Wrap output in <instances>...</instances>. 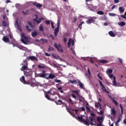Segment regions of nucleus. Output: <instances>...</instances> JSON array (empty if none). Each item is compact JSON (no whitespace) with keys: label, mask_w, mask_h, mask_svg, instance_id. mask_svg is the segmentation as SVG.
<instances>
[{"label":"nucleus","mask_w":126,"mask_h":126,"mask_svg":"<svg viewBox=\"0 0 126 126\" xmlns=\"http://www.w3.org/2000/svg\"><path fill=\"white\" fill-rule=\"evenodd\" d=\"M90 115L91 116V117H89L90 121L88 118H87L86 119H84L83 117L81 116H78L77 119V121L80 122V123H82L86 126H95L96 125V119L95 118V114L94 113H90Z\"/></svg>","instance_id":"nucleus-1"},{"label":"nucleus","mask_w":126,"mask_h":126,"mask_svg":"<svg viewBox=\"0 0 126 126\" xmlns=\"http://www.w3.org/2000/svg\"><path fill=\"white\" fill-rule=\"evenodd\" d=\"M24 74L26 77L28 78V81L26 82L25 77L22 76L20 79V81L22 82V83H24V84H30L31 86H32V72H25Z\"/></svg>","instance_id":"nucleus-2"},{"label":"nucleus","mask_w":126,"mask_h":126,"mask_svg":"<svg viewBox=\"0 0 126 126\" xmlns=\"http://www.w3.org/2000/svg\"><path fill=\"white\" fill-rule=\"evenodd\" d=\"M21 37L23 38H21V42L24 44H27V43H29L30 42L31 38L29 36H26L24 33H21Z\"/></svg>","instance_id":"nucleus-3"},{"label":"nucleus","mask_w":126,"mask_h":126,"mask_svg":"<svg viewBox=\"0 0 126 126\" xmlns=\"http://www.w3.org/2000/svg\"><path fill=\"white\" fill-rule=\"evenodd\" d=\"M96 120L98 124L97 125L96 124V121H95V125H92V126H103V122H104V118H103V117H97L96 118Z\"/></svg>","instance_id":"nucleus-4"},{"label":"nucleus","mask_w":126,"mask_h":126,"mask_svg":"<svg viewBox=\"0 0 126 126\" xmlns=\"http://www.w3.org/2000/svg\"><path fill=\"white\" fill-rule=\"evenodd\" d=\"M33 16L35 17V18L33 19V21H34V22H36L37 24H40V23L42 22V20H45V18L43 17L39 18L38 20V15L37 14H35Z\"/></svg>","instance_id":"nucleus-5"},{"label":"nucleus","mask_w":126,"mask_h":126,"mask_svg":"<svg viewBox=\"0 0 126 126\" xmlns=\"http://www.w3.org/2000/svg\"><path fill=\"white\" fill-rule=\"evenodd\" d=\"M49 94H50L51 95H55V93H52V91H48V92H44V95L45 98L47 99L48 100H51V98H50V96H49Z\"/></svg>","instance_id":"nucleus-6"},{"label":"nucleus","mask_w":126,"mask_h":126,"mask_svg":"<svg viewBox=\"0 0 126 126\" xmlns=\"http://www.w3.org/2000/svg\"><path fill=\"white\" fill-rule=\"evenodd\" d=\"M54 47L56 49L59 51V52H61V53H63V50L62 48V46L61 44H59L58 46L57 43H54Z\"/></svg>","instance_id":"nucleus-7"},{"label":"nucleus","mask_w":126,"mask_h":126,"mask_svg":"<svg viewBox=\"0 0 126 126\" xmlns=\"http://www.w3.org/2000/svg\"><path fill=\"white\" fill-rule=\"evenodd\" d=\"M32 61V56H30L29 57H27L25 60L23 61L22 65H28V63L27 62V61Z\"/></svg>","instance_id":"nucleus-8"},{"label":"nucleus","mask_w":126,"mask_h":126,"mask_svg":"<svg viewBox=\"0 0 126 126\" xmlns=\"http://www.w3.org/2000/svg\"><path fill=\"white\" fill-rule=\"evenodd\" d=\"M74 46V40L71 38H69L68 42L67 43V47L68 48H70V46Z\"/></svg>","instance_id":"nucleus-9"},{"label":"nucleus","mask_w":126,"mask_h":126,"mask_svg":"<svg viewBox=\"0 0 126 126\" xmlns=\"http://www.w3.org/2000/svg\"><path fill=\"white\" fill-rule=\"evenodd\" d=\"M95 19H96V17H92V18L87 20L86 23H87V24L94 23V22H95V21H95Z\"/></svg>","instance_id":"nucleus-10"},{"label":"nucleus","mask_w":126,"mask_h":126,"mask_svg":"<svg viewBox=\"0 0 126 126\" xmlns=\"http://www.w3.org/2000/svg\"><path fill=\"white\" fill-rule=\"evenodd\" d=\"M32 4H33V6H35V7H36V8H41V7H42V6H43V5H42L41 4L38 3L37 2H32Z\"/></svg>","instance_id":"nucleus-11"},{"label":"nucleus","mask_w":126,"mask_h":126,"mask_svg":"<svg viewBox=\"0 0 126 126\" xmlns=\"http://www.w3.org/2000/svg\"><path fill=\"white\" fill-rule=\"evenodd\" d=\"M66 109H67V112H68V113H69L70 115H71V116H72L73 117H74V116H75V114H74L73 112L71 111H72V109L68 108L67 107H66Z\"/></svg>","instance_id":"nucleus-12"},{"label":"nucleus","mask_w":126,"mask_h":126,"mask_svg":"<svg viewBox=\"0 0 126 126\" xmlns=\"http://www.w3.org/2000/svg\"><path fill=\"white\" fill-rule=\"evenodd\" d=\"M60 30V27H57V28H55L54 30V35L56 37L58 36V33H59V31Z\"/></svg>","instance_id":"nucleus-13"},{"label":"nucleus","mask_w":126,"mask_h":126,"mask_svg":"<svg viewBox=\"0 0 126 126\" xmlns=\"http://www.w3.org/2000/svg\"><path fill=\"white\" fill-rule=\"evenodd\" d=\"M110 98L111 100H112L113 104H115V105H116V106H118L119 105V103H118L117 100L115 99L114 97H112L110 96Z\"/></svg>","instance_id":"nucleus-14"},{"label":"nucleus","mask_w":126,"mask_h":126,"mask_svg":"<svg viewBox=\"0 0 126 126\" xmlns=\"http://www.w3.org/2000/svg\"><path fill=\"white\" fill-rule=\"evenodd\" d=\"M88 74H87V73H86L85 75L87 77V78H90V77H91V72H90L89 68H88Z\"/></svg>","instance_id":"nucleus-15"},{"label":"nucleus","mask_w":126,"mask_h":126,"mask_svg":"<svg viewBox=\"0 0 126 126\" xmlns=\"http://www.w3.org/2000/svg\"><path fill=\"white\" fill-rule=\"evenodd\" d=\"M16 24L17 25V28L18 30H19V31L21 32L22 31V29H21V27H20V25H19V24H18V20H17L16 21Z\"/></svg>","instance_id":"nucleus-16"},{"label":"nucleus","mask_w":126,"mask_h":126,"mask_svg":"<svg viewBox=\"0 0 126 126\" xmlns=\"http://www.w3.org/2000/svg\"><path fill=\"white\" fill-rule=\"evenodd\" d=\"M3 41L5 43H9V39L6 36L3 37Z\"/></svg>","instance_id":"nucleus-17"},{"label":"nucleus","mask_w":126,"mask_h":126,"mask_svg":"<svg viewBox=\"0 0 126 126\" xmlns=\"http://www.w3.org/2000/svg\"><path fill=\"white\" fill-rule=\"evenodd\" d=\"M23 66L21 68L22 71H24L27 68H28V65H23Z\"/></svg>","instance_id":"nucleus-18"},{"label":"nucleus","mask_w":126,"mask_h":126,"mask_svg":"<svg viewBox=\"0 0 126 126\" xmlns=\"http://www.w3.org/2000/svg\"><path fill=\"white\" fill-rule=\"evenodd\" d=\"M108 34L111 36V37H116V34L115 33H114V32H113V31L109 32Z\"/></svg>","instance_id":"nucleus-19"},{"label":"nucleus","mask_w":126,"mask_h":126,"mask_svg":"<svg viewBox=\"0 0 126 126\" xmlns=\"http://www.w3.org/2000/svg\"><path fill=\"white\" fill-rule=\"evenodd\" d=\"M49 78H50V79H53V78H55L56 77V75H55V74H53L52 73H50L49 75L48 76Z\"/></svg>","instance_id":"nucleus-20"},{"label":"nucleus","mask_w":126,"mask_h":126,"mask_svg":"<svg viewBox=\"0 0 126 126\" xmlns=\"http://www.w3.org/2000/svg\"><path fill=\"white\" fill-rule=\"evenodd\" d=\"M99 106L101 107V103H100L99 102H95V108H96V109H98L99 108Z\"/></svg>","instance_id":"nucleus-21"},{"label":"nucleus","mask_w":126,"mask_h":126,"mask_svg":"<svg viewBox=\"0 0 126 126\" xmlns=\"http://www.w3.org/2000/svg\"><path fill=\"white\" fill-rule=\"evenodd\" d=\"M117 112L116 111V110L115 108H112L111 109V115H113V116H115L116 115Z\"/></svg>","instance_id":"nucleus-22"},{"label":"nucleus","mask_w":126,"mask_h":126,"mask_svg":"<svg viewBox=\"0 0 126 126\" xmlns=\"http://www.w3.org/2000/svg\"><path fill=\"white\" fill-rule=\"evenodd\" d=\"M77 81H78V83L79 84V86H80V87L81 88L83 89V86H84L83 84H82V83L81 82H80V81H79V80H78Z\"/></svg>","instance_id":"nucleus-23"},{"label":"nucleus","mask_w":126,"mask_h":126,"mask_svg":"<svg viewBox=\"0 0 126 126\" xmlns=\"http://www.w3.org/2000/svg\"><path fill=\"white\" fill-rule=\"evenodd\" d=\"M119 10L120 12H125V8L124 7H120L119 8Z\"/></svg>","instance_id":"nucleus-24"},{"label":"nucleus","mask_w":126,"mask_h":126,"mask_svg":"<svg viewBox=\"0 0 126 126\" xmlns=\"http://www.w3.org/2000/svg\"><path fill=\"white\" fill-rule=\"evenodd\" d=\"M28 11H31L30 10H26V11H22V13H23V15H27V14H29V12Z\"/></svg>","instance_id":"nucleus-25"},{"label":"nucleus","mask_w":126,"mask_h":126,"mask_svg":"<svg viewBox=\"0 0 126 126\" xmlns=\"http://www.w3.org/2000/svg\"><path fill=\"white\" fill-rule=\"evenodd\" d=\"M83 97V96H82V95L79 94H77V98L76 100H78L79 99H82Z\"/></svg>","instance_id":"nucleus-26"},{"label":"nucleus","mask_w":126,"mask_h":126,"mask_svg":"<svg viewBox=\"0 0 126 126\" xmlns=\"http://www.w3.org/2000/svg\"><path fill=\"white\" fill-rule=\"evenodd\" d=\"M118 24L120 26H125V25H126V22H121L120 23H118Z\"/></svg>","instance_id":"nucleus-27"},{"label":"nucleus","mask_w":126,"mask_h":126,"mask_svg":"<svg viewBox=\"0 0 126 126\" xmlns=\"http://www.w3.org/2000/svg\"><path fill=\"white\" fill-rule=\"evenodd\" d=\"M38 35V32L34 31L33 32H32V37H36Z\"/></svg>","instance_id":"nucleus-28"},{"label":"nucleus","mask_w":126,"mask_h":126,"mask_svg":"<svg viewBox=\"0 0 126 126\" xmlns=\"http://www.w3.org/2000/svg\"><path fill=\"white\" fill-rule=\"evenodd\" d=\"M39 31H41L43 32L44 31V28L43 27V25L42 24H40L39 27Z\"/></svg>","instance_id":"nucleus-29"},{"label":"nucleus","mask_w":126,"mask_h":126,"mask_svg":"<svg viewBox=\"0 0 126 126\" xmlns=\"http://www.w3.org/2000/svg\"><path fill=\"white\" fill-rule=\"evenodd\" d=\"M84 22L82 21L81 23L79 25L78 28H79L80 30H81L82 29V24H84Z\"/></svg>","instance_id":"nucleus-30"},{"label":"nucleus","mask_w":126,"mask_h":126,"mask_svg":"<svg viewBox=\"0 0 126 126\" xmlns=\"http://www.w3.org/2000/svg\"><path fill=\"white\" fill-rule=\"evenodd\" d=\"M113 83L114 86H117V82L116 81V77H114V78L113 79Z\"/></svg>","instance_id":"nucleus-31"},{"label":"nucleus","mask_w":126,"mask_h":126,"mask_svg":"<svg viewBox=\"0 0 126 126\" xmlns=\"http://www.w3.org/2000/svg\"><path fill=\"white\" fill-rule=\"evenodd\" d=\"M100 63H107L108 61L105 60H102L100 61Z\"/></svg>","instance_id":"nucleus-32"},{"label":"nucleus","mask_w":126,"mask_h":126,"mask_svg":"<svg viewBox=\"0 0 126 126\" xmlns=\"http://www.w3.org/2000/svg\"><path fill=\"white\" fill-rule=\"evenodd\" d=\"M97 14H99V15H103L104 12L102 11H98L97 12Z\"/></svg>","instance_id":"nucleus-33"},{"label":"nucleus","mask_w":126,"mask_h":126,"mask_svg":"<svg viewBox=\"0 0 126 126\" xmlns=\"http://www.w3.org/2000/svg\"><path fill=\"white\" fill-rule=\"evenodd\" d=\"M121 120L122 119H121V118H119L116 123H115L116 126H118V125H119V123L121 122Z\"/></svg>","instance_id":"nucleus-34"},{"label":"nucleus","mask_w":126,"mask_h":126,"mask_svg":"<svg viewBox=\"0 0 126 126\" xmlns=\"http://www.w3.org/2000/svg\"><path fill=\"white\" fill-rule=\"evenodd\" d=\"M108 75L110 78H111V79H114V77H116V76H114L113 74H109Z\"/></svg>","instance_id":"nucleus-35"},{"label":"nucleus","mask_w":126,"mask_h":126,"mask_svg":"<svg viewBox=\"0 0 126 126\" xmlns=\"http://www.w3.org/2000/svg\"><path fill=\"white\" fill-rule=\"evenodd\" d=\"M70 82L72 84H76V83H77V81H76V80H71Z\"/></svg>","instance_id":"nucleus-36"},{"label":"nucleus","mask_w":126,"mask_h":126,"mask_svg":"<svg viewBox=\"0 0 126 126\" xmlns=\"http://www.w3.org/2000/svg\"><path fill=\"white\" fill-rule=\"evenodd\" d=\"M108 74H110V73H112L113 72V70L111 69H108V71H107Z\"/></svg>","instance_id":"nucleus-37"},{"label":"nucleus","mask_w":126,"mask_h":126,"mask_svg":"<svg viewBox=\"0 0 126 126\" xmlns=\"http://www.w3.org/2000/svg\"><path fill=\"white\" fill-rule=\"evenodd\" d=\"M86 110L87 112H89V113H91V109H90V108L88 106L86 107Z\"/></svg>","instance_id":"nucleus-38"},{"label":"nucleus","mask_w":126,"mask_h":126,"mask_svg":"<svg viewBox=\"0 0 126 126\" xmlns=\"http://www.w3.org/2000/svg\"><path fill=\"white\" fill-rule=\"evenodd\" d=\"M61 23V19H58L57 21V27H60V24Z\"/></svg>","instance_id":"nucleus-39"},{"label":"nucleus","mask_w":126,"mask_h":126,"mask_svg":"<svg viewBox=\"0 0 126 126\" xmlns=\"http://www.w3.org/2000/svg\"><path fill=\"white\" fill-rule=\"evenodd\" d=\"M26 29H27V31L28 32H31L32 30H31V29L29 28V26H27L26 27Z\"/></svg>","instance_id":"nucleus-40"},{"label":"nucleus","mask_w":126,"mask_h":126,"mask_svg":"<svg viewBox=\"0 0 126 126\" xmlns=\"http://www.w3.org/2000/svg\"><path fill=\"white\" fill-rule=\"evenodd\" d=\"M44 22L46 25H49L51 23V22L49 20H46Z\"/></svg>","instance_id":"nucleus-41"},{"label":"nucleus","mask_w":126,"mask_h":126,"mask_svg":"<svg viewBox=\"0 0 126 126\" xmlns=\"http://www.w3.org/2000/svg\"><path fill=\"white\" fill-rule=\"evenodd\" d=\"M72 92L73 93H74L75 94H76V95H78L79 94H78V91L77 90H73L72 91Z\"/></svg>","instance_id":"nucleus-42"},{"label":"nucleus","mask_w":126,"mask_h":126,"mask_svg":"<svg viewBox=\"0 0 126 126\" xmlns=\"http://www.w3.org/2000/svg\"><path fill=\"white\" fill-rule=\"evenodd\" d=\"M102 87V90L103 91H104V92H107V89H106V88L105 87V86H102V87Z\"/></svg>","instance_id":"nucleus-43"},{"label":"nucleus","mask_w":126,"mask_h":126,"mask_svg":"<svg viewBox=\"0 0 126 126\" xmlns=\"http://www.w3.org/2000/svg\"><path fill=\"white\" fill-rule=\"evenodd\" d=\"M68 100H69V102H70V104H71V105H73V104H74V103L73 102V100H72L71 98H69Z\"/></svg>","instance_id":"nucleus-44"},{"label":"nucleus","mask_w":126,"mask_h":126,"mask_svg":"<svg viewBox=\"0 0 126 126\" xmlns=\"http://www.w3.org/2000/svg\"><path fill=\"white\" fill-rule=\"evenodd\" d=\"M32 61H36V62H38V59L35 56H32Z\"/></svg>","instance_id":"nucleus-45"},{"label":"nucleus","mask_w":126,"mask_h":126,"mask_svg":"<svg viewBox=\"0 0 126 126\" xmlns=\"http://www.w3.org/2000/svg\"><path fill=\"white\" fill-rule=\"evenodd\" d=\"M97 77H98V78H99V79H100V80H103V78H102V77H101V76L100 75L99 73H98L97 74Z\"/></svg>","instance_id":"nucleus-46"},{"label":"nucleus","mask_w":126,"mask_h":126,"mask_svg":"<svg viewBox=\"0 0 126 126\" xmlns=\"http://www.w3.org/2000/svg\"><path fill=\"white\" fill-rule=\"evenodd\" d=\"M97 113L98 115H103V114H104V112H103V111L101 110V111H100V112H97Z\"/></svg>","instance_id":"nucleus-47"},{"label":"nucleus","mask_w":126,"mask_h":126,"mask_svg":"<svg viewBox=\"0 0 126 126\" xmlns=\"http://www.w3.org/2000/svg\"><path fill=\"white\" fill-rule=\"evenodd\" d=\"M71 95H72V98H74V99H75V100H76V99H77V96H76V95H75L74 94H71Z\"/></svg>","instance_id":"nucleus-48"},{"label":"nucleus","mask_w":126,"mask_h":126,"mask_svg":"<svg viewBox=\"0 0 126 126\" xmlns=\"http://www.w3.org/2000/svg\"><path fill=\"white\" fill-rule=\"evenodd\" d=\"M72 112H75V115H77V112H78V109H72Z\"/></svg>","instance_id":"nucleus-49"},{"label":"nucleus","mask_w":126,"mask_h":126,"mask_svg":"<svg viewBox=\"0 0 126 126\" xmlns=\"http://www.w3.org/2000/svg\"><path fill=\"white\" fill-rule=\"evenodd\" d=\"M54 47H52L51 46L49 47L48 51H54Z\"/></svg>","instance_id":"nucleus-50"},{"label":"nucleus","mask_w":126,"mask_h":126,"mask_svg":"<svg viewBox=\"0 0 126 126\" xmlns=\"http://www.w3.org/2000/svg\"><path fill=\"white\" fill-rule=\"evenodd\" d=\"M38 68H45V66H42L41 64L38 65Z\"/></svg>","instance_id":"nucleus-51"},{"label":"nucleus","mask_w":126,"mask_h":126,"mask_svg":"<svg viewBox=\"0 0 126 126\" xmlns=\"http://www.w3.org/2000/svg\"><path fill=\"white\" fill-rule=\"evenodd\" d=\"M109 15H110V16H116V14L112 13H109Z\"/></svg>","instance_id":"nucleus-52"},{"label":"nucleus","mask_w":126,"mask_h":126,"mask_svg":"<svg viewBox=\"0 0 126 126\" xmlns=\"http://www.w3.org/2000/svg\"><path fill=\"white\" fill-rule=\"evenodd\" d=\"M2 25L3 26H7V24L4 21L2 22Z\"/></svg>","instance_id":"nucleus-53"},{"label":"nucleus","mask_w":126,"mask_h":126,"mask_svg":"<svg viewBox=\"0 0 126 126\" xmlns=\"http://www.w3.org/2000/svg\"><path fill=\"white\" fill-rule=\"evenodd\" d=\"M39 77H46V74H42L39 76Z\"/></svg>","instance_id":"nucleus-54"},{"label":"nucleus","mask_w":126,"mask_h":126,"mask_svg":"<svg viewBox=\"0 0 126 126\" xmlns=\"http://www.w3.org/2000/svg\"><path fill=\"white\" fill-rule=\"evenodd\" d=\"M121 110V114H123V106H122V104L120 105Z\"/></svg>","instance_id":"nucleus-55"},{"label":"nucleus","mask_w":126,"mask_h":126,"mask_svg":"<svg viewBox=\"0 0 126 126\" xmlns=\"http://www.w3.org/2000/svg\"><path fill=\"white\" fill-rule=\"evenodd\" d=\"M28 24H29L31 27H32V22H31V21H28Z\"/></svg>","instance_id":"nucleus-56"},{"label":"nucleus","mask_w":126,"mask_h":126,"mask_svg":"<svg viewBox=\"0 0 126 126\" xmlns=\"http://www.w3.org/2000/svg\"><path fill=\"white\" fill-rule=\"evenodd\" d=\"M51 27L52 29H55V26H54V23L51 22Z\"/></svg>","instance_id":"nucleus-57"},{"label":"nucleus","mask_w":126,"mask_h":126,"mask_svg":"<svg viewBox=\"0 0 126 126\" xmlns=\"http://www.w3.org/2000/svg\"><path fill=\"white\" fill-rule=\"evenodd\" d=\"M98 82H99V84L101 86V87L104 86V85H103V83H102V82L100 81V80H98Z\"/></svg>","instance_id":"nucleus-58"},{"label":"nucleus","mask_w":126,"mask_h":126,"mask_svg":"<svg viewBox=\"0 0 126 126\" xmlns=\"http://www.w3.org/2000/svg\"><path fill=\"white\" fill-rule=\"evenodd\" d=\"M78 100H79L80 102H83V101H84V97H83V98H80V99H79Z\"/></svg>","instance_id":"nucleus-59"},{"label":"nucleus","mask_w":126,"mask_h":126,"mask_svg":"<svg viewBox=\"0 0 126 126\" xmlns=\"http://www.w3.org/2000/svg\"><path fill=\"white\" fill-rule=\"evenodd\" d=\"M50 37L52 38V40H55V37H54L53 35L50 34Z\"/></svg>","instance_id":"nucleus-60"},{"label":"nucleus","mask_w":126,"mask_h":126,"mask_svg":"<svg viewBox=\"0 0 126 126\" xmlns=\"http://www.w3.org/2000/svg\"><path fill=\"white\" fill-rule=\"evenodd\" d=\"M118 60L121 63H123V60L121 58H118Z\"/></svg>","instance_id":"nucleus-61"},{"label":"nucleus","mask_w":126,"mask_h":126,"mask_svg":"<svg viewBox=\"0 0 126 126\" xmlns=\"http://www.w3.org/2000/svg\"><path fill=\"white\" fill-rule=\"evenodd\" d=\"M121 17H122L123 18H124V19H126V16L124 15H121Z\"/></svg>","instance_id":"nucleus-62"},{"label":"nucleus","mask_w":126,"mask_h":126,"mask_svg":"<svg viewBox=\"0 0 126 126\" xmlns=\"http://www.w3.org/2000/svg\"><path fill=\"white\" fill-rule=\"evenodd\" d=\"M114 2H115V3H119V2H120V0H114Z\"/></svg>","instance_id":"nucleus-63"},{"label":"nucleus","mask_w":126,"mask_h":126,"mask_svg":"<svg viewBox=\"0 0 126 126\" xmlns=\"http://www.w3.org/2000/svg\"><path fill=\"white\" fill-rule=\"evenodd\" d=\"M55 82H57L58 83H60V82H62V81L60 80H58V79H56L55 80Z\"/></svg>","instance_id":"nucleus-64"}]
</instances>
